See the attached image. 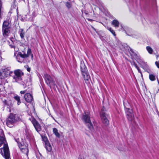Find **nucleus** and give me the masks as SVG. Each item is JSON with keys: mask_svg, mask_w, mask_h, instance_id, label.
<instances>
[{"mask_svg": "<svg viewBox=\"0 0 159 159\" xmlns=\"http://www.w3.org/2000/svg\"><path fill=\"white\" fill-rule=\"evenodd\" d=\"M82 75L84 76V80H88L90 78V76L89 74L88 71L85 73H82Z\"/></svg>", "mask_w": 159, "mask_h": 159, "instance_id": "f3484780", "label": "nucleus"}, {"mask_svg": "<svg viewBox=\"0 0 159 159\" xmlns=\"http://www.w3.org/2000/svg\"><path fill=\"white\" fill-rule=\"evenodd\" d=\"M14 98L17 101V104L19 105L21 103L20 97L16 95L14 97Z\"/></svg>", "mask_w": 159, "mask_h": 159, "instance_id": "b1692460", "label": "nucleus"}, {"mask_svg": "<svg viewBox=\"0 0 159 159\" xmlns=\"http://www.w3.org/2000/svg\"><path fill=\"white\" fill-rule=\"evenodd\" d=\"M146 49L148 52L150 54H152L153 52L152 49L150 46H147L146 47Z\"/></svg>", "mask_w": 159, "mask_h": 159, "instance_id": "5701e85b", "label": "nucleus"}, {"mask_svg": "<svg viewBox=\"0 0 159 159\" xmlns=\"http://www.w3.org/2000/svg\"><path fill=\"white\" fill-rule=\"evenodd\" d=\"M80 67L82 74L84 73V72L85 73L86 72L88 71L87 69L85 66V65L83 62H81Z\"/></svg>", "mask_w": 159, "mask_h": 159, "instance_id": "4468645a", "label": "nucleus"}, {"mask_svg": "<svg viewBox=\"0 0 159 159\" xmlns=\"http://www.w3.org/2000/svg\"><path fill=\"white\" fill-rule=\"evenodd\" d=\"M10 47L11 48H15V46L13 45H10Z\"/></svg>", "mask_w": 159, "mask_h": 159, "instance_id": "473e14b6", "label": "nucleus"}, {"mask_svg": "<svg viewBox=\"0 0 159 159\" xmlns=\"http://www.w3.org/2000/svg\"><path fill=\"white\" fill-rule=\"evenodd\" d=\"M44 78L46 83L50 87V89H56V87H57L55 82L50 75L46 74L44 75Z\"/></svg>", "mask_w": 159, "mask_h": 159, "instance_id": "39448f33", "label": "nucleus"}, {"mask_svg": "<svg viewBox=\"0 0 159 159\" xmlns=\"http://www.w3.org/2000/svg\"><path fill=\"white\" fill-rule=\"evenodd\" d=\"M107 29L111 32L114 36H116V34H115L114 31L113 30L111 27H107Z\"/></svg>", "mask_w": 159, "mask_h": 159, "instance_id": "393cba45", "label": "nucleus"}, {"mask_svg": "<svg viewBox=\"0 0 159 159\" xmlns=\"http://www.w3.org/2000/svg\"><path fill=\"white\" fill-rule=\"evenodd\" d=\"M21 151L24 153L27 154L29 150L28 148V145L27 143H25L23 146L20 148Z\"/></svg>", "mask_w": 159, "mask_h": 159, "instance_id": "f8f14e48", "label": "nucleus"}, {"mask_svg": "<svg viewBox=\"0 0 159 159\" xmlns=\"http://www.w3.org/2000/svg\"><path fill=\"white\" fill-rule=\"evenodd\" d=\"M137 70L138 71V72H139L141 74V75H142V72L141 71V70H140V69H139H139H137Z\"/></svg>", "mask_w": 159, "mask_h": 159, "instance_id": "72a5a7b5", "label": "nucleus"}, {"mask_svg": "<svg viewBox=\"0 0 159 159\" xmlns=\"http://www.w3.org/2000/svg\"><path fill=\"white\" fill-rule=\"evenodd\" d=\"M66 5V7L68 8H70L71 7V5L69 2H67Z\"/></svg>", "mask_w": 159, "mask_h": 159, "instance_id": "cd10ccee", "label": "nucleus"}, {"mask_svg": "<svg viewBox=\"0 0 159 159\" xmlns=\"http://www.w3.org/2000/svg\"><path fill=\"white\" fill-rule=\"evenodd\" d=\"M30 119L33 123L36 130L38 132L40 131L41 130V128L39 122L33 117H32L31 118H30Z\"/></svg>", "mask_w": 159, "mask_h": 159, "instance_id": "9d476101", "label": "nucleus"}, {"mask_svg": "<svg viewBox=\"0 0 159 159\" xmlns=\"http://www.w3.org/2000/svg\"><path fill=\"white\" fill-rule=\"evenodd\" d=\"M84 13L86 15H87L88 14V13L86 11H85Z\"/></svg>", "mask_w": 159, "mask_h": 159, "instance_id": "c9c22d12", "label": "nucleus"}, {"mask_svg": "<svg viewBox=\"0 0 159 159\" xmlns=\"http://www.w3.org/2000/svg\"><path fill=\"white\" fill-rule=\"evenodd\" d=\"M134 65L135 67L137 69H139V67L135 63H134Z\"/></svg>", "mask_w": 159, "mask_h": 159, "instance_id": "2f4dec72", "label": "nucleus"}, {"mask_svg": "<svg viewBox=\"0 0 159 159\" xmlns=\"http://www.w3.org/2000/svg\"><path fill=\"white\" fill-rule=\"evenodd\" d=\"M5 141L4 138L0 136V147L3 145V147L0 148V153L5 159H11L9 148L7 144L5 143Z\"/></svg>", "mask_w": 159, "mask_h": 159, "instance_id": "f257e3e1", "label": "nucleus"}, {"mask_svg": "<svg viewBox=\"0 0 159 159\" xmlns=\"http://www.w3.org/2000/svg\"><path fill=\"white\" fill-rule=\"evenodd\" d=\"M11 20L9 17H8L3 22L2 28H9Z\"/></svg>", "mask_w": 159, "mask_h": 159, "instance_id": "9b49d317", "label": "nucleus"}, {"mask_svg": "<svg viewBox=\"0 0 159 159\" xmlns=\"http://www.w3.org/2000/svg\"><path fill=\"white\" fill-rule=\"evenodd\" d=\"M2 86V85H1V84H0V86Z\"/></svg>", "mask_w": 159, "mask_h": 159, "instance_id": "58836bf2", "label": "nucleus"}, {"mask_svg": "<svg viewBox=\"0 0 159 159\" xmlns=\"http://www.w3.org/2000/svg\"><path fill=\"white\" fill-rule=\"evenodd\" d=\"M25 92V91H21L20 92L21 94H24Z\"/></svg>", "mask_w": 159, "mask_h": 159, "instance_id": "7c9ffc66", "label": "nucleus"}, {"mask_svg": "<svg viewBox=\"0 0 159 159\" xmlns=\"http://www.w3.org/2000/svg\"><path fill=\"white\" fill-rule=\"evenodd\" d=\"M78 159H83V158L82 157H79L78 158Z\"/></svg>", "mask_w": 159, "mask_h": 159, "instance_id": "4c0bfd02", "label": "nucleus"}, {"mask_svg": "<svg viewBox=\"0 0 159 159\" xmlns=\"http://www.w3.org/2000/svg\"><path fill=\"white\" fill-rule=\"evenodd\" d=\"M2 89V88H0V89Z\"/></svg>", "mask_w": 159, "mask_h": 159, "instance_id": "79ce46f5", "label": "nucleus"}, {"mask_svg": "<svg viewBox=\"0 0 159 159\" xmlns=\"http://www.w3.org/2000/svg\"><path fill=\"white\" fill-rule=\"evenodd\" d=\"M112 24L114 25L115 27H119V23L118 20H114L112 21Z\"/></svg>", "mask_w": 159, "mask_h": 159, "instance_id": "aec40b11", "label": "nucleus"}, {"mask_svg": "<svg viewBox=\"0 0 159 159\" xmlns=\"http://www.w3.org/2000/svg\"><path fill=\"white\" fill-rule=\"evenodd\" d=\"M1 9H2V3H1V1L0 0V21H1L2 19V16H1Z\"/></svg>", "mask_w": 159, "mask_h": 159, "instance_id": "bb28decb", "label": "nucleus"}, {"mask_svg": "<svg viewBox=\"0 0 159 159\" xmlns=\"http://www.w3.org/2000/svg\"><path fill=\"white\" fill-rule=\"evenodd\" d=\"M2 31L3 35L5 37L7 36L10 32L9 28H2Z\"/></svg>", "mask_w": 159, "mask_h": 159, "instance_id": "dca6fc26", "label": "nucleus"}, {"mask_svg": "<svg viewBox=\"0 0 159 159\" xmlns=\"http://www.w3.org/2000/svg\"><path fill=\"white\" fill-rule=\"evenodd\" d=\"M105 111V109L103 107L100 113V115L103 123L107 125L109 124V121L107 118Z\"/></svg>", "mask_w": 159, "mask_h": 159, "instance_id": "6e6552de", "label": "nucleus"}, {"mask_svg": "<svg viewBox=\"0 0 159 159\" xmlns=\"http://www.w3.org/2000/svg\"><path fill=\"white\" fill-rule=\"evenodd\" d=\"M45 144L46 150L48 152L51 151L52 150V147L50 144L48 142H46Z\"/></svg>", "mask_w": 159, "mask_h": 159, "instance_id": "a211bd4d", "label": "nucleus"}, {"mask_svg": "<svg viewBox=\"0 0 159 159\" xmlns=\"http://www.w3.org/2000/svg\"><path fill=\"white\" fill-rule=\"evenodd\" d=\"M140 64L141 65V67L143 69H146L148 68V66L146 62L142 61Z\"/></svg>", "mask_w": 159, "mask_h": 159, "instance_id": "4be33fe9", "label": "nucleus"}, {"mask_svg": "<svg viewBox=\"0 0 159 159\" xmlns=\"http://www.w3.org/2000/svg\"><path fill=\"white\" fill-rule=\"evenodd\" d=\"M155 64L156 65V66H157V67L158 68H159V61L158 62L157 61H156L155 62Z\"/></svg>", "mask_w": 159, "mask_h": 159, "instance_id": "c85d7f7f", "label": "nucleus"}, {"mask_svg": "<svg viewBox=\"0 0 159 159\" xmlns=\"http://www.w3.org/2000/svg\"><path fill=\"white\" fill-rule=\"evenodd\" d=\"M19 33L21 38L22 39L24 38L25 36V33L23 29H20L19 30Z\"/></svg>", "mask_w": 159, "mask_h": 159, "instance_id": "6ab92c4d", "label": "nucleus"}, {"mask_svg": "<svg viewBox=\"0 0 159 159\" xmlns=\"http://www.w3.org/2000/svg\"><path fill=\"white\" fill-rule=\"evenodd\" d=\"M149 79L151 81H154L155 79V76L152 74H150L149 75Z\"/></svg>", "mask_w": 159, "mask_h": 159, "instance_id": "a878e982", "label": "nucleus"}, {"mask_svg": "<svg viewBox=\"0 0 159 159\" xmlns=\"http://www.w3.org/2000/svg\"><path fill=\"white\" fill-rule=\"evenodd\" d=\"M15 52H17L18 51L19 49L18 48H16V47L14 48Z\"/></svg>", "mask_w": 159, "mask_h": 159, "instance_id": "c756f323", "label": "nucleus"}, {"mask_svg": "<svg viewBox=\"0 0 159 159\" xmlns=\"http://www.w3.org/2000/svg\"><path fill=\"white\" fill-rule=\"evenodd\" d=\"M14 73L15 75L13 76V82H18L21 80V77L24 75L22 71L18 69L14 71Z\"/></svg>", "mask_w": 159, "mask_h": 159, "instance_id": "0eeeda50", "label": "nucleus"}, {"mask_svg": "<svg viewBox=\"0 0 159 159\" xmlns=\"http://www.w3.org/2000/svg\"><path fill=\"white\" fill-rule=\"evenodd\" d=\"M53 133L57 137L59 138L60 135L59 133L58 132L57 129L56 128H53Z\"/></svg>", "mask_w": 159, "mask_h": 159, "instance_id": "412c9836", "label": "nucleus"}, {"mask_svg": "<svg viewBox=\"0 0 159 159\" xmlns=\"http://www.w3.org/2000/svg\"><path fill=\"white\" fill-rule=\"evenodd\" d=\"M2 70V72H1L0 74V77L2 79L8 77L12 73V72H11L7 68Z\"/></svg>", "mask_w": 159, "mask_h": 159, "instance_id": "1a4fd4ad", "label": "nucleus"}, {"mask_svg": "<svg viewBox=\"0 0 159 159\" xmlns=\"http://www.w3.org/2000/svg\"><path fill=\"white\" fill-rule=\"evenodd\" d=\"M27 102H30L33 99L32 96L30 93H26L24 96Z\"/></svg>", "mask_w": 159, "mask_h": 159, "instance_id": "ddd939ff", "label": "nucleus"}, {"mask_svg": "<svg viewBox=\"0 0 159 159\" xmlns=\"http://www.w3.org/2000/svg\"><path fill=\"white\" fill-rule=\"evenodd\" d=\"M88 20L90 21H92V20L90 19H88Z\"/></svg>", "mask_w": 159, "mask_h": 159, "instance_id": "e433bc0d", "label": "nucleus"}, {"mask_svg": "<svg viewBox=\"0 0 159 159\" xmlns=\"http://www.w3.org/2000/svg\"><path fill=\"white\" fill-rule=\"evenodd\" d=\"M82 120L86 123H88V128L91 129L93 128L92 124L90 119V116L89 112H85L83 115Z\"/></svg>", "mask_w": 159, "mask_h": 159, "instance_id": "423d86ee", "label": "nucleus"}, {"mask_svg": "<svg viewBox=\"0 0 159 159\" xmlns=\"http://www.w3.org/2000/svg\"><path fill=\"white\" fill-rule=\"evenodd\" d=\"M158 56H158V55H157V57H158Z\"/></svg>", "mask_w": 159, "mask_h": 159, "instance_id": "a19ab883", "label": "nucleus"}, {"mask_svg": "<svg viewBox=\"0 0 159 159\" xmlns=\"http://www.w3.org/2000/svg\"><path fill=\"white\" fill-rule=\"evenodd\" d=\"M124 105L125 108V111L126 113L127 118L130 123L133 125H135V122L134 120V116L133 114V111L129 108H127L126 105V103L124 102Z\"/></svg>", "mask_w": 159, "mask_h": 159, "instance_id": "7ed1b4c3", "label": "nucleus"}, {"mask_svg": "<svg viewBox=\"0 0 159 159\" xmlns=\"http://www.w3.org/2000/svg\"><path fill=\"white\" fill-rule=\"evenodd\" d=\"M53 119L56 121L55 120L54 118L53 117Z\"/></svg>", "mask_w": 159, "mask_h": 159, "instance_id": "ea45409f", "label": "nucleus"}, {"mask_svg": "<svg viewBox=\"0 0 159 159\" xmlns=\"http://www.w3.org/2000/svg\"><path fill=\"white\" fill-rule=\"evenodd\" d=\"M27 70L29 71V72H30V68H29V67H28L27 69Z\"/></svg>", "mask_w": 159, "mask_h": 159, "instance_id": "f704fd0d", "label": "nucleus"}, {"mask_svg": "<svg viewBox=\"0 0 159 159\" xmlns=\"http://www.w3.org/2000/svg\"><path fill=\"white\" fill-rule=\"evenodd\" d=\"M19 118L16 114H14L12 113H10L8 118L6 124L8 126L11 127L19 119Z\"/></svg>", "mask_w": 159, "mask_h": 159, "instance_id": "20e7f679", "label": "nucleus"}, {"mask_svg": "<svg viewBox=\"0 0 159 159\" xmlns=\"http://www.w3.org/2000/svg\"><path fill=\"white\" fill-rule=\"evenodd\" d=\"M16 141L17 143L18 146L20 148V147H21V146H23V145H24V144L25 143H26L21 139H16Z\"/></svg>", "mask_w": 159, "mask_h": 159, "instance_id": "2eb2a0df", "label": "nucleus"}, {"mask_svg": "<svg viewBox=\"0 0 159 159\" xmlns=\"http://www.w3.org/2000/svg\"><path fill=\"white\" fill-rule=\"evenodd\" d=\"M22 52L23 53L21 52H19L16 56V60L19 62L22 63L24 59L29 57L30 54H31L32 58L33 57V56L31 54V51L30 48H28L27 54H25V51H23Z\"/></svg>", "mask_w": 159, "mask_h": 159, "instance_id": "f03ea898", "label": "nucleus"}]
</instances>
